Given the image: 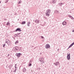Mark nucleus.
<instances>
[{
	"instance_id": "5701e85b",
	"label": "nucleus",
	"mask_w": 74,
	"mask_h": 74,
	"mask_svg": "<svg viewBox=\"0 0 74 74\" xmlns=\"http://www.w3.org/2000/svg\"><path fill=\"white\" fill-rule=\"evenodd\" d=\"M21 1H20L18 3V4H21Z\"/></svg>"
},
{
	"instance_id": "1a4fd4ad",
	"label": "nucleus",
	"mask_w": 74,
	"mask_h": 74,
	"mask_svg": "<svg viewBox=\"0 0 74 74\" xmlns=\"http://www.w3.org/2000/svg\"><path fill=\"white\" fill-rule=\"evenodd\" d=\"M51 2L53 4H55L56 3V0H52Z\"/></svg>"
},
{
	"instance_id": "423d86ee",
	"label": "nucleus",
	"mask_w": 74,
	"mask_h": 74,
	"mask_svg": "<svg viewBox=\"0 0 74 74\" xmlns=\"http://www.w3.org/2000/svg\"><path fill=\"white\" fill-rule=\"evenodd\" d=\"M45 47L46 49L49 48H50V46L49 45V44H47L46 45Z\"/></svg>"
},
{
	"instance_id": "f704fd0d",
	"label": "nucleus",
	"mask_w": 74,
	"mask_h": 74,
	"mask_svg": "<svg viewBox=\"0 0 74 74\" xmlns=\"http://www.w3.org/2000/svg\"><path fill=\"white\" fill-rule=\"evenodd\" d=\"M65 25H66V22H65Z\"/></svg>"
},
{
	"instance_id": "412c9836",
	"label": "nucleus",
	"mask_w": 74,
	"mask_h": 74,
	"mask_svg": "<svg viewBox=\"0 0 74 74\" xmlns=\"http://www.w3.org/2000/svg\"><path fill=\"white\" fill-rule=\"evenodd\" d=\"M18 41H16L15 42V44H18Z\"/></svg>"
},
{
	"instance_id": "9b49d317",
	"label": "nucleus",
	"mask_w": 74,
	"mask_h": 74,
	"mask_svg": "<svg viewBox=\"0 0 74 74\" xmlns=\"http://www.w3.org/2000/svg\"><path fill=\"white\" fill-rule=\"evenodd\" d=\"M54 64L56 66H57L58 64H59V62H56L55 63H54Z\"/></svg>"
},
{
	"instance_id": "f257e3e1",
	"label": "nucleus",
	"mask_w": 74,
	"mask_h": 74,
	"mask_svg": "<svg viewBox=\"0 0 74 74\" xmlns=\"http://www.w3.org/2000/svg\"><path fill=\"white\" fill-rule=\"evenodd\" d=\"M51 10L47 9L46 10V12L45 13L46 16H49V15H50V12H51Z\"/></svg>"
},
{
	"instance_id": "a211bd4d",
	"label": "nucleus",
	"mask_w": 74,
	"mask_h": 74,
	"mask_svg": "<svg viewBox=\"0 0 74 74\" xmlns=\"http://www.w3.org/2000/svg\"><path fill=\"white\" fill-rule=\"evenodd\" d=\"M25 23H26V21H23L22 22V23H21V24H22V25H24Z\"/></svg>"
},
{
	"instance_id": "393cba45",
	"label": "nucleus",
	"mask_w": 74,
	"mask_h": 74,
	"mask_svg": "<svg viewBox=\"0 0 74 74\" xmlns=\"http://www.w3.org/2000/svg\"><path fill=\"white\" fill-rule=\"evenodd\" d=\"M5 44L3 45V47H5Z\"/></svg>"
},
{
	"instance_id": "473e14b6",
	"label": "nucleus",
	"mask_w": 74,
	"mask_h": 74,
	"mask_svg": "<svg viewBox=\"0 0 74 74\" xmlns=\"http://www.w3.org/2000/svg\"><path fill=\"white\" fill-rule=\"evenodd\" d=\"M59 49H58L57 50V51H59Z\"/></svg>"
},
{
	"instance_id": "7c9ffc66",
	"label": "nucleus",
	"mask_w": 74,
	"mask_h": 74,
	"mask_svg": "<svg viewBox=\"0 0 74 74\" xmlns=\"http://www.w3.org/2000/svg\"><path fill=\"white\" fill-rule=\"evenodd\" d=\"M15 35L16 36H18V34H15Z\"/></svg>"
},
{
	"instance_id": "4be33fe9",
	"label": "nucleus",
	"mask_w": 74,
	"mask_h": 74,
	"mask_svg": "<svg viewBox=\"0 0 74 74\" xmlns=\"http://www.w3.org/2000/svg\"><path fill=\"white\" fill-rule=\"evenodd\" d=\"M10 25V23H9V22H8L6 24V25Z\"/></svg>"
},
{
	"instance_id": "6e6552de",
	"label": "nucleus",
	"mask_w": 74,
	"mask_h": 74,
	"mask_svg": "<svg viewBox=\"0 0 74 74\" xmlns=\"http://www.w3.org/2000/svg\"><path fill=\"white\" fill-rule=\"evenodd\" d=\"M18 31V32H21L22 31V30L21 29L18 28L15 30V32H16Z\"/></svg>"
},
{
	"instance_id": "ddd939ff",
	"label": "nucleus",
	"mask_w": 74,
	"mask_h": 74,
	"mask_svg": "<svg viewBox=\"0 0 74 74\" xmlns=\"http://www.w3.org/2000/svg\"><path fill=\"white\" fill-rule=\"evenodd\" d=\"M35 22L36 23H39V20H36L35 21Z\"/></svg>"
},
{
	"instance_id": "39448f33",
	"label": "nucleus",
	"mask_w": 74,
	"mask_h": 74,
	"mask_svg": "<svg viewBox=\"0 0 74 74\" xmlns=\"http://www.w3.org/2000/svg\"><path fill=\"white\" fill-rule=\"evenodd\" d=\"M5 43H7L8 45H9L10 44V41L8 39H6Z\"/></svg>"
},
{
	"instance_id": "e433bc0d",
	"label": "nucleus",
	"mask_w": 74,
	"mask_h": 74,
	"mask_svg": "<svg viewBox=\"0 0 74 74\" xmlns=\"http://www.w3.org/2000/svg\"><path fill=\"white\" fill-rule=\"evenodd\" d=\"M6 67L7 68V66H6Z\"/></svg>"
},
{
	"instance_id": "0eeeda50",
	"label": "nucleus",
	"mask_w": 74,
	"mask_h": 74,
	"mask_svg": "<svg viewBox=\"0 0 74 74\" xmlns=\"http://www.w3.org/2000/svg\"><path fill=\"white\" fill-rule=\"evenodd\" d=\"M32 60H31L29 61V64H28V65L29 66H32Z\"/></svg>"
},
{
	"instance_id": "4c0bfd02",
	"label": "nucleus",
	"mask_w": 74,
	"mask_h": 74,
	"mask_svg": "<svg viewBox=\"0 0 74 74\" xmlns=\"http://www.w3.org/2000/svg\"><path fill=\"white\" fill-rule=\"evenodd\" d=\"M39 69H40V68H39Z\"/></svg>"
},
{
	"instance_id": "bb28decb",
	"label": "nucleus",
	"mask_w": 74,
	"mask_h": 74,
	"mask_svg": "<svg viewBox=\"0 0 74 74\" xmlns=\"http://www.w3.org/2000/svg\"><path fill=\"white\" fill-rule=\"evenodd\" d=\"M8 1V0H6L5 3H7Z\"/></svg>"
},
{
	"instance_id": "7ed1b4c3",
	"label": "nucleus",
	"mask_w": 74,
	"mask_h": 74,
	"mask_svg": "<svg viewBox=\"0 0 74 74\" xmlns=\"http://www.w3.org/2000/svg\"><path fill=\"white\" fill-rule=\"evenodd\" d=\"M67 60H69L70 59V54H68V55L67 57Z\"/></svg>"
},
{
	"instance_id": "72a5a7b5",
	"label": "nucleus",
	"mask_w": 74,
	"mask_h": 74,
	"mask_svg": "<svg viewBox=\"0 0 74 74\" xmlns=\"http://www.w3.org/2000/svg\"><path fill=\"white\" fill-rule=\"evenodd\" d=\"M8 56H10V54H8Z\"/></svg>"
},
{
	"instance_id": "c85d7f7f",
	"label": "nucleus",
	"mask_w": 74,
	"mask_h": 74,
	"mask_svg": "<svg viewBox=\"0 0 74 74\" xmlns=\"http://www.w3.org/2000/svg\"><path fill=\"white\" fill-rule=\"evenodd\" d=\"M41 38H44V37H43V36H41Z\"/></svg>"
},
{
	"instance_id": "2eb2a0df",
	"label": "nucleus",
	"mask_w": 74,
	"mask_h": 74,
	"mask_svg": "<svg viewBox=\"0 0 74 74\" xmlns=\"http://www.w3.org/2000/svg\"><path fill=\"white\" fill-rule=\"evenodd\" d=\"M22 71L23 72H25L26 71V69H25V68H23L22 70Z\"/></svg>"
},
{
	"instance_id": "f3484780",
	"label": "nucleus",
	"mask_w": 74,
	"mask_h": 74,
	"mask_svg": "<svg viewBox=\"0 0 74 74\" xmlns=\"http://www.w3.org/2000/svg\"><path fill=\"white\" fill-rule=\"evenodd\" d=\"M30 21H29L27 22V25L28 27H29V26H30Z\"/></svg>"
},
{
	"instance_id": "4468645a",
	"label": "nucleus",
	"mask_w": 74,
	"mask_h": 74,
	"mask_svg": "<svg viewBox=\"0 0 74 74\" xmlns=\"http://www.w3.org/2000/svg\"><path fill=\"white\" fill-rule=\"evenodd\" d=\"M73 45H74V42H73L72 44H71L69 47L68 48H71Z\"/></svg>"
},
{
	"instance_id": "20e7f679",
	"label": "nucleus",
	"mask_w": 74,
	"mask_h": 74,
	"mask_svg": "<svg viewBox=\"0 0 74 74\" xmlns=\"http://www.w3.org/2000/svg\"><path fill=\"white\" fill-rule=\"evenodd\" d=\"M21 55V53H16V56H17L18 58H19L20 57V56Z\"/></svg>"
},
{
	"instance_id": "f8f14e48",
	"label": "nucleus",
	"mask_w": 74,
	"mask_h": 74,
	"mask_svg": "<svg viewBox=\"0 0 74 74\" xmlns=\"http://www.w3.org/2000/svg\"><path fill=\"white\" fill-rule=\"evenodd\" d=\"M64 4V3H60L58 4L59 5H60V6H62V5H63V4Z\"/></svg>"
},
{
	"instance_id": "cd10ccee",
	"label": "nucleus",
	"mask_w": 74,
	"mask_h": 74,
	"mask_svg": "<svg viewBox=\"0 0 74 74\" xmlns=\"http://www.w3.org/2000/svg\"><path fill=\"white\" fill-rule=\"evenodd\" d=\"M69 17V18H71V16L70 15H68Z\"/></svg>"
},
{
	"instance_id": "aec40b11",
	"label": "nucleus",
	"mask_w": 74,
	"mask_h": 74,
	"mask_svg": "<svg viewBox=\"0 0 74 74\" xmlns=\"http://www.w3.org/2000/svg\"><path fill=\"white\" fill-rule=\"evenodd\" d=\"M15 69H17V68H16V64H15Z\"/></svg>"
},
{
	"instance_id": "6ab92c4d",
	"label": "nucleus",
	"mask_w": 74,
	"mask_h": 74,
	"mask_svg": "<svg viewBox=\"0 0 74 74\" xmlns=\"http://www.w3.org/2000/svg\"><path fill=\"white\" fill-rule=\"evenodd\" d=\"M65 23V21H64L62 22V23L63 25H65V23Z\"/></svg>"
},
{
	"instance_id": "a878e982",
	"label": "nucleus",
	"mask_w": 74,
	"mask_h": 74,
	"mask_svg": "<svg viewBox=\"0 0 74 74\" xmlns=\"http://www.w3.org/2000/svg\"><path fill=\"white\" fill-rule=\"evenodd\" d=\"M16 70H17V69H15V70L13 71V72H14V73H16Z\"/></svg>"
},
{
	"instance_id": "c756f323",
	"label": "nucleus",
	"mask_w": 74,
	"mask_h": 74,
	"mask_svg": "<svg viewBox=\"0 0 74 74\" xmlns=\"http://www.w3.org/2000/svg\"><path fill=\"white\" fill-rule=\"evenodd\" d=\"M21 34L20 33H17V35H19V34Z\"/></svg>"
},
{
	"instance_id": "b1692460",
	"label": "nucleus",
	"mask_w": 74,
	"mask_h": 74,
	"mask_svg": "<svg viewBox=\"0 0 74 74\" xmlns=\"http://www.w3.org/2000/svg\"><path fill=\"white\" fill-rule=\"evenodd\" d=\"M70 18H71V19H72V20L74 19V18L73 17H72V16H71Z\"/></svg>"
},
{
	"instance_id": "c9c22d12",
	"label": "nucleus",
	"mask_w": 74,
	"mask_h": 74,
	"mask_svg": "<svg viewBox=\"0 0 74 74\" xmlns=\"http://www.w3.org/2000/svg\"><path fill=\"white\" fill-rule=\"evenodd\" d=\"M1 3V2L0 1V4Z\"/></svg>"
},
{
	"instance_id": "dca6fc26",
	"label": "nucleus",
	"mask_w": 74,
	"mask_h": 74,
	"mask_svg": "<svg viewBox=\"0 0 74 74\" xmlns=\"http://www.w3.org/2000/svg\"><path fill=\"white\" fill-rule=\"evenodd\" d=\"M54 12L55 13H56V14H59V11L57 10H55Z\"/></svg>"
},
{
	"instance_id": "9d476101",
	"label": "nucleus",
	"mask_w": 74,
	"mask_h": 74,
	"mask_svg": "<svg viewBox=\"0 0 74 74\" xmlns=\"http://www.w3.org/2000/svg\"><path fill=\"white\" fill-rule=\"evenodd\" d=\"M14 48H15V51H18V49H19V48H18V47H14Z\"/></svg>"
},
{
	"instance_id": "f03ea898",
	"label": "nucleus",
	"mask_w": 74,
	"mask_h": 74,
	"mask_svg": "<svg viewBox=\"0 0 74 74\" xmlns=\"http://www.w3.org/2000/svg\"><path fill=\"white\" fill-rule=\"evenodd\" d=\"M44 58L42 57H41V58H40L39 59V61L41 63V64H43L44 63Z\"/></svg>"
},
{
	"instance_id": "2f4dec72",
	"label": "nucleus",
	"mask_w": 74,
	"mask_h": 74,
	"mask_svg": "<svg viewBox=\"0 0 74 74\" xmlns=\"http://www.w3.org/2000/svg\"><path fill=\"white\" fill-rule=\"evenodd\" d=\"M72 32H74V29H73V31H72Z\"/></svg>"
}]
</instances>
